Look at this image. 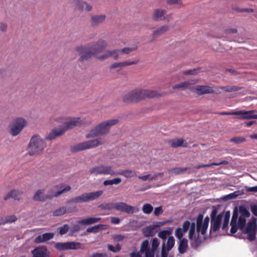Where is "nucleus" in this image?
I'll return each instance as SVG.
<instances>
[{
	"instance_id": "1",
	"label": "nucleus",
	"mask_w": 257,
	"mask_h": 257,
	"mask_svg": "<svg viewBox=\"0 0 257 257\" xmlns=\"http://www.w3.org/2000/svg\"><path fill=\"white\" fill-rule=\"evenodd\" d=\"M87 50L89 51L84 52H80V57L79 60L80 62L88 60L92 55L100 60H103L109 57L114 59H117L124 54L130 53L133 49H114L111 51H106L105 49Z\"/></svg>"
},
{
	"instance_id": "2",
	"label": "nucleus",
	"mask_w": 257,
	"mask_h": 257,
	"mask_svg": "<svg viewBox=\"0 0 257 257\" xmlns=\"http://www.w3.org/2000/svg\"><path fill=\"white\" fill-rule=\"evenodd\" d=\"M159 94L154 90L149 89H138L131 91L123 96L124 102H138L146 98H153L159 96Z\"/></svg>"
},
{
	"instance_id": "3",
	"label": "nucleus",
	"mask_w": 257,
	"mask_h": 257,
	"mask_svg": "<svg viewBox=\"0 0 257 257\" xmlns=\"http://www.w3.org/2000/svg\"><path fill=\"white\" fill-rule=\"evenodd\" d=\"M82 121L80 117L71 118L70 120L64 122L62 126L55 128L45 137V139L51 140L56 137L62 135L68 130L72 129L75 126H79L82 124Z\"/></svg>"
},
{
	"instance_id": "4",
	"label": "nucleus",
	"mask_w": 257,
	"mask_h": 257,
	"mask_svg": "<svg viewBox=\"0 0 257 257\" xmlns=\"http://www.w3.org/2000/svg\"><path fill=\"white\" fill-rule=\"evenodd\" d=\"M118 121V119L115 118L102 122L98 124L86 134V138L87 139L93 138L107 134L109 132L110 127L117 124Z\"/></svg>"
},
{
	"instance_id": "5",
	"label": "nucleus",
	"mask_w": 257,
	"mask_h": 257,
	"mask_svg": "<svg viewBox=\"0 0 257 257\" xmlns=\"http://www.w3.org/2000/svg\"><path fill=\"white\" fill-rule=\"evenodd\" d=\"M46 146V143L39 136L34 135L29 144L28 154L30 156L38 155L43 151Z\"/></svg>"
},
{
	"instance_id": "6",
	"label": "nucleus",
	"mask_w": 257,
	"mask_h": 257,
	"mask_svg": "<svg viewBox=\"0 0 257 257\" xmlns=\"http://www.w3.org/2000/svg\"><path fill=\"white\" fill-rule=\"evenodd\" d=\"M104 142L102 139L98 138L94 140L85 141L78 143L71 147L70 151L72 153H76L79 151L95 148L100 145H102Z\"/></svg>"
},
{
	"instance_id": "7",
	"label": "nucleus",
	"mask_w": 257,
	"mask_h": 257,
	"mask_svg": "<svg viewBox=\"0 0 257 257\" xmlns=\"http://www.w3.org/2000/svg\"><path fill=\"white\" fill-rule=\"evenodd\" d=\"M71 189V187L70 186H67L62 189L61 190L58 191L56 192V193L53 194H44V190L39 189L37 190L35 194L33 196V199L36 201H42L44 202L47 199H52L54 197H58L61 194L67 192L69 191Z\"/></svg>"
},
{
	"instance_id": "8",
	"label": "nucleus",
	"mask_w": 257,
	"mask_h": 257,
	"mask_svg": "<svg viewBox=\"0 0 257 257\" xmlns=\"http://www.w3.org/2000/svg\"><path fill=\"white\" fill-rule=\"evenodd\" d=\"M89 173L91 175L96 176L98 175L116 176L115 171L113 170L112 166L109 165H99L95 166L90 169Z\"/></svg>"
},
{
	"instance_id": "9",
	"label": "nucleus",
	"mask_w": 257,
	"mask_h": 257,
	"mask_svg": "<svg viewBox=\"0 0 257 257\" xmlns=\"http://www.w3.org/2000/svg\"><path fill=\"white\" fill-rule=\"evenodd\" d=\"M217 209L214 208L211 214V228L210 232H216L220 228L221 221L223 217V214H219L216 216Z\"/></svg>"
},
{
	"instance_id": "10",
	"label": "nucleus",
	"mask_w": 257,
	"mask_h": 257,
	"mask_svg": "<svg viewBox=\"0 0 257 257\" xmlns=\"http://www.w3.org/2000/svg\"><path fill=\"white\" fill-rule=\"evenodd\" d=\"M26 124V120L22 117H19L14 120L10 133L13 136H16L21 132Z\"/></svg>"
},
{
	"instance_id": "11",
	"label": "nucleus",
	"mask_w": 257,
	"mask_h": 257,
	"mask_svg": "<svg viewBox=\"0 0 257 257\" xmlns=\"http://www.w3.org/2000/svg\"><path fill=\"white\" fill-rule=\"evenodd\" d=\"M114 209L126 213H133L134 212H137L139 210V208L132 206L122 202L114 203Z\"/></svg>"
},
{
	"instance_id": "12",
	"label": "nucleus",
	"mask_w": 257,
	"mask_h": 257,
	"mask_svg": "<svg viewBox=\"0 0 257 257\" xmlns=\"http://www.w3.org/2000/svg\"><path fill=\"white\" fill-rule=\"evenodd\" d=\"M256 111L253 110H239L236 111V115H239L237 118L239 119H257V114H255Z\"/></svg>"
},
{
	"instance_id": "13",
	"label": "nucleus",
	"mask_w": 257,
	"mask_h": 257,
	"mask_svg": "<svg viewBox=\"0 0 257 257\" xmlns=\"http://www.w3.org/2000/svg\"><path fill=\"white\" fill-rule=\"evenodd\" d=\"M193 90H196L199 95L210 93H215L217 94L220 93V91H215L213 87L208 85H197L195 87L193 88Z\"/></svg>"
},
{
	"instance_id": "14",
	"label": "nucleus",
	"mask_w": 257,
	"mask_h": 257,
	"mask_svg": "<svg viewBox=\"0 0 257 257\" xmlns=\"http://www.w3.org/2000/svg\"><path fill=\"white\" fill-rule=\"evenodd\" d=\"M23 194V192L22 191L13 189L9 192L8 194L4 197V199L5 200H8L12 198L14 200L19 201L22 198Z\"/></svg>"
},
{
	"instance_id": "15",
	"label": "nucleus",
	"mask_w": 257,
	"mask_h": 257,
	"mask_svg": "<svg viewBox=\"0 0 257 257\" xmlns=\"http://www.w3.org/2000/svg\"><path fill=\"white\" fill-rule=\"evenodd\" d=\"M203 219V215L199 214L196 220V230L198 233L201 232L202 235H204L206 232L208 226L207 225L206 227L204 226Z\"/></svg>"
},
{
	"instance_id": "16",
	"label": "nucleus",
	"mask_w": 257,
	"mask_h": 257,
	"mask_svg": "<svg viewBox=\"0 0 257 257\" xmlns=\"http://www.w3.org/2000/svg\"><path fill=\"white\" fill-rule=\"evenodd\" d=\"M72 3L76 7L78 10L81 11H86L89 12L92 10V7L85 2L81 0H72Z\"/></svg>"
},
{
	"instance_id": "17",
	"label": "nucleus",
	"mask_w": 257,
	"mask_h": 257,
	"mask_svg": "<svg viewBox=\"0 0 257 257\" xmlns=\"http://www.w3.org/2000/svg\"><path fill=\"white\" fill-rule=\"evenodd\" d=\"M167 13L166 10H161L159 9H155L152 15V19L154 21H161L165 19V15Z\"/></svg>"
},
{
	"instance_id": "18",
	"label": "nucleus",
	"mask_w": 257,
	"mask_h": 257,
	"mask_svg": "<svg viewBox=\"0 0 257 257\" xmlns=\"http://www.w3.org/2000/svg\"><path fill=\"white\" fill-rule=\"evenodd\" d=\"M116 176H123L125 178H131L137 177V173L134 170H120L118 171H115Z\"/></svg>"
},
{
	"instance_id": "19",
	"label": "nucleus",
	"mask_w": 257,
	"mask_h": 257,
	"mask_svg": "<svg viewBox=\"0 0 257 257\" xmlns=\"http://www.w3.org/2000/svg\"><path fill=\"white\" fill-rule=\"evenodd\" d=\"M106 16L104 15H94L91 17V26L95 27L102 23L105 20Z\"/></svg>"
},
{
	"instance_id": "20",
	"label": "nucleus",
	"mask_w": 257,
	"mask_h": 257,
	"mask_svg": "<svg viewBox=\"0 0 257 257\" xmlns=\"http://www.w3.org/2000/svg\"><path fill=\"white\" fill-rule=\"evenodd\" d=\"M87 196L86 193H84L79 196H77L72 198L66 201L67 204L70 203H80L83 202H87Z\"/></svg>"
},
{
	"instance_id": "21",
	"label": "nucleus",
	"mask_w": 257,
	"mask_h": 257,
	"mask_svg": "<svg viewBox=\"0 0 257 257\" xmlns=\"http://www.w3.org/2000/svg\"><path fill=\"white\" fill-rule=\"evenodd\" d=\"M47 249L45 246L38 247L32 251L33 257H46Z\"/></svg>"
},
{
	"instance_id": "22",
	"label": "nucleus",
	"mask_w": 257,
	"mask_h": 257,
	"mask_svg": "<svg viewBox=\"0 0 257 257\" xmlns=\"http://www.w3.org/2000/svg\"><path fill=\"white\" fill-rule=\"evenodd\" d=\"M54 237V233L51 232L45 233L42 235H38L35 239V242L41 243L52 239Z\"/></svg>"
},
{
	"instance_id": "23",
	"label": "nucleus",
	"mask_w": 257,
	"mask_h": 257,
	"mask_svg": "<svg viewBox=\"0 0 257 257\" xmlns=\"http://www.w3.org/2000/svg\"><path fill=\"white\" fill-rule=\"evenodd\" d=\"M101 219L100 217H88L78 221V223L81 225H90L99 222Z\"/></svg>"
},
{
	"instance_id": "24",
	"label": "nucleus",
	"mask_w": 257,
	"mask_h": 257,
	"mask_svg": "<svg viewBox=\"0 0 257 257\" xmlns=\"http://www.w3.org/2000/svg\"><path fill=\"white\" fill-rule=\"evenodd\" d=\"M169 30V26L168 25H163L159 28H154L153 31V37H158Z\"/></svg>"
},
{
	"instance_id": "25",
	"label": "nucleus",
	"mask_w": 257,
	"mask_h": 257,
	"mask_svg": "<svg viewBox=\"0 0 257 257\" xmlns=\"http://www.w3.org/2000/svg\"><path fill=\"white\" fill-rule=\"evenodd\" d=\"M108 43L106 40L100 39L96 42H93L91 43L90 48H105L108 46Z\"/></svg>"
},
{
	"instance_id": "26",
	"label": "nucleus",
	"mask_w": 257,
	"mask_h": 257,
	"mask_svg": "<svg viewBox=\"0 0 257 257\" xmlns=\"http://www.w3.org/2000/svg\"><path fill=\"white\" fill-rule=\"evenodd\" d=\"M103 193L102 190H98L96 192L86 193L87 201L98 199Z\"/></svg>"
},
{
	"instance_id": "27",
	"label": "nucleus",
	"mask_w": 257,
	"mask_h": 257,
	"mask_svg": "<svg viewBox=\"0 0 257 257\" xmlns=\"http://www.w3.org/2000/svg\"><path fill=\"white\" fill-rule=\"evenodd\" d=\"M138 61H128L122 62L115 63L111 65L109 67L110 69H113L118 67H122L125 66H128L133 64H136Z\"/></svg>"
},
{
	"instance_id": "28",
	"label": "nucleus",
	"mask_w": 257,
	"mask_h": 257,
	"mask_svg": "<svg viewBox=\"0 0 257 257\" xmlns=\"http://www.w3.org/2000/svg\"><path fill=\"white\" fill-rule=\"evenodd\" d=\"M188 240L186 238H182L179 243L178 250L181 253H184L188 248Z\"/></svg>"
},
{
	"instance_id": "29",
	"label": "nucleus",
	"mask_w": 257,
	"mask_h": 257,
	"mask_svg": "<svg viewBox=\"0 0 257 257\" xmlns=\"http://www.w3.org/2000/svg\"><path fill=\"white\" fill-rule=\"evenodd\" d=\"M194 82L193 80H188L185 82H181L179 84L175 85L173 86V89H181L182 90H185L188 88L189 86L192 84H193Z\"/></svg>"
},
{
	"instance_id": "30",
	"label": "nucleus",
	"mask_w": 257,
	"mask_h": 257,
	"mask_svg": "<svg viewBox=\"0 0 257 257\" xmlns=\"http://www.w3.org/2000/svg\"><path fill=\"white\" fill-rule=\"evenodd\" d=\"M228 164H229L228 161L224 160V161H221L220 163H212L209 164L199 165H198V166H196V167H195V168L196 169H199L202 168H207V167H210L212 166H220V165H228Z\"/></svg>"
},
{
	"instance_id": "31",
	"label": "nucleus",
	"mask_w": 257,
	"mask_h": 257,
	"mask_svg": "<svg viewBox=\"0 0 257 257\" xmlns=\"http://www.w3.org/2000/svg\"><path fill=\"white\" fill-rule=\"evenodd\" d=\"M171 147L173 148H177L180 146H183L184 147H187V145H183L184 140L182 139H176L170 140L169 142Z\"/></svg>"
},
{
	"instance_id": "32",
	"label": "nucleus",
	"mask_w": 257,
	"mask_h": 257,
	"mask_svg": "<svg viewBox=\"0 0 257 257\" xmlns=\"http://www.w3.org/2000/svg\"><path fill=\"white\" fill-rule=\"evenodd\" d=\"M191 240V245L192 247L195 249L198 248L202 242V240L201 237L198 234L197 237H195L194 238H192V240Z\"/></svg>"
},
{
	"instance_id": "33",
	"label": "nucleus",
	"mask_w": 257,
	"mask_h": 257,
	"mask_svg": "<svg viewBox=\"0 0 257 257\" xmlns=\"http://www.w3.org/2000/svg\"><path fill=\"white\" fill-rule=\"evenodd\" d=\"M68 249H83L84 245L77 242H68Z\"/></svg>"
},
{
	"instance_id": "34",
	"label": "nucleus",
	"mask_w": 257,
	"mask_h": 257,
	"mask_svg": "<svg viewBox=\"0 0 257 257\" xmlns=\"http://www.w3.org/2000/svg\"><path fill=\"white\" fill-rule=\"evenodd\" d=\"M221 90H224L226 92H231L236 91L242 89L243 88L237 86H220L219 87Z\"/></svg>"
},
{
	"instance_id": "35",
	"label": "nucleus",
	"mask_w": 257,
	"mask_h": 257,
	"mask_svg": "<svg viewBox=\"0 0 257 257\" xmlns=\"http://www.w3.org/2000/svg\"><path fill=\"white\" fill-rule=\"evenodd\" d=\"M256 228V224L255 219L249 221L245 229V232H249L252 231H255Z\"/></svg>"
},
{
	"instance_id": "36",
	"label": "nucleus",
	"mask_w": 257,
	"mask_h": 257,
	"mask_svg": "<svg viewBox=\"0 0 257 257\" xmlns=\"http://www.w3.org/2000/svg\"><path fill=\"white\" fill-rule=\"evenodd\" d=\"M121 182V179L120 178H115L111 180H105L103 184L104 186H106L108 185H117L120 183Z\"/></svg>"
},
{
	"instance_id": "37",
	"label": "nucleus",
	"mask_w": 257,
	"mask_h": 257,
	"mask_svg": "<svg viewBox=\"0 0 257 257\" xmlns=\"http://www.w3.org/2000/svg\"><path fill=\"white\" fill-rule=\"evenodd\" d=\"M2 218L4 225L6 224L15 222L18 219L17 216L15 215H12L7 216H3Z\"/></svg>"
},
{
	"instance_id": "38",
	"label": "nucleus",
	"mask_w": 257,
	"mask_h": 257,
	"mask_svg": "<svg viewBox=\"0 0 257 257\" xmlns=\"http://www.w3.org/2000/svg\"><path fill=\"white\" fill-rule=\"evenodd\" d=\"M155 227L152 226L146 227L143 229V233L146 237L152 236L155 234Z\"/></svg>"
},
{
	"instance_id": "39",
	"label": "nucleus",
	"mask_w": 257,
	"mask_h": 257,
	"mask_svg": "<svg viewBox=\"0 0 257 257\" xmlns=\"http://www.w3.org/2000/svg\"><path fill=\"white\" fill-rule=\"evenodd\" d=\"M68 242L64 243L57 242L54 245L55 248L59 250H67L68 249Z\"/></svg>"
},
{
	"instance_id": "40",
	"label": "nucleus",
	"mask_w": 257,
	"mask_h": 257,
	"mask_svg": "<svg viewBox=\"0 0 257 257\" xmlns=\"http://www.w3.org/2000/svg\"><path fill=\"white\" fill-rule=\"evenodd\" d=\"M66 210L65 206L60 207L53 212V215L54 216H58L63 215L65 213H67Z\"/></svg>"
},
{
	"instance_id": "41",
	"label": "nucleus",
	"mask_w": 257,
	"mask_h": 257,
	"mask_svg": "<svg viewBox=\"0 0 257 257\" xmlns=\"http://www.w3.org/2000/svg\"><path fill=\"white\" fill-rule=\"evenodd\" d=\"M99 207L103 210H111L114 209V203H102Z\"/></svg>"
},
{
	"instance_id": "42",
	"label": "nucleus",
	"mask_w": 257,
	"mask_h": 257,
	"mask_svg": "<svg viewBox=\"0 0 257 257\" xmlns=\"http://www.w3.org/2000/svg\"><path fill=\"white\" fill-rule=\"evenodd\" d=\"M239 212L240 213V216H243L244 218L249 217L250 216V213L248 210L243 206H239Z\"/></svg>"
},
{
	"instance_id": "43",
	"label": "nucleus",
	"mask_w": 257,
	"mask_h": 257,
	"mask_svg": "<svg viewBox=\"0 0 257 257\" xmlns=\"http://www.w3.org/2000/svg\"><path fill=\"white\" fill-rule=\"evenodd\" d=\"M230 218V212L229 211L225 212L224 217L223 224L222 227L223 230H225L228 226Z\"/></svg>"
},
{
	"instance_id": "44",
	"label": "nucleus",
	"mask_w": 257,
	"mask_h": 257,
	"mask_svg": "<svg viewBox=\"0 0 257 257\" xmlns=\"http://www.w3.org/2000/svg\"><path fill=\"white\" fill-rule=\"evenodd\" d=\"M149 245V242L148 240H145L144 241H143L141 244L140 252L143 253L145 252H146L148 250H150V249Z\"/></svg>"
},
{
	"instance_id": "45",
	"label": "nucleus",
	"mask_w": 257,
	"mask_h": 257,
	"mask_svg": "<svg viewBox=\"0 0 257 257\" xmlns=\"http://www.w3.org/2000/svg\"><path fill=\"white\" fill-rule=\"evenodd\" d=\"M103 226V225L102 224H98L97 225H95L94 226L89 227L87 229L86 232H93V233H96L98 232V231L102 229Z\"/></svg>"
},
{
	"instance_id": "46",
	"label": "nucleus",
	"mask_w": 257,
	"mask_h": 257,
	"mask_svg": "<svg viewBox=\"0 0 257 257\" xmlns=\"http://www.w3.org/2000/svg\"><path fill=\"white\" fill-rule=\"evenodd\" d=\"M142 210L145 214H150L153 210V207L150 204L146 203L143 205Z\"/></svg>"
},
{
	"instance_id": "47",
	"label": "nucleus",
	"mask_w": 257,
	"mask_h": 257,
	"mask_svg": "<svg viewBox=\"0 0 257 257\" xmlns=\"http://www.w3.org/2000/svg\"><path fill=\"white\" fill-rule=\"evenodd\" d=\"M246 141V139L242 137H235L231 138L230 142L234 143L236 144H239Z\"/></svg>"
},
{
	"instance_id": "48",
	"label": "nucleus",
	"mask_w": 257,
	"mask_h": 257,
	"mask_svg": "<svg viewBox=\"0 0 257 257\" xmlns=\"http://www.w3.org/2000/svg\"><path fill=\"white\" fill-rule=\"evenodd\" d=\"M175 244V239L173 236L169 237L167 242V250H170L174 246Z\"/></svg>"
},
{
	"instance_id": "49",
	"label": "nucleus",
	"mask_w": 257,
	"mask_h": 257,
	"mask_svg": "<svg viewBox=\"0 0 257 257\" xmlns=\"http://www.w3.org/2000/svg\"><path fill=\"white\" fill-rule=\"evenodd\" d=\"M189 168L185 167V168H174L170 170V172L173 173L176 175L179 174L181 173L184 172L187 170H188Z\"/></svg>"
},
{
	"instance_id": "50",
	"label": "nucleus",
	"mask_w": 257,
	"mask_h": 257,
	"mask_svg": "<svg viewBox=\"0 0 257 257\" xmlns=\"http://www.w3.org/2000/svg\"><path fill=\"white\" fill-rule=\"evenodd\" d=\"M238 216V211L237 207H235L233 212V215L232 216L231 224L237 223V220Z\"/></svg>"
},
{
	"instance_id": "51",
	"label": "nucleus",
	"mask_w": 257,
	"mask_h": 257,
	"mask_svg": "<svg viewBox=\"0 0 257 257\" xmlns=\"http://www.w3.org/2000/svg\"><path fill=\"white\" fill-rule=\"evenodd\" d=\"M246 223V219L245 218L243 217V216H240L238 218V227L240 229H242L244 228L245 225Z\"/></svg>"
},
{
	"instance_id": "52",
	"label": "nucleus",
	"mask_w": 257,
	"mask_h": 257,
	"mask_svg": "<svg viewBox=\"0 0 257 257\" xmlns=\"http://www.w3.org/2000/svg\"><path fill=\"white\" fill-rule=\"evenodd\" d=\"M185 233V232H184L182 228L179 227L176 229L175 231V235L177 238L181 240L182 239V238L183 236Z\"/></svg>"
},
{
	"instance_id": "53",
	"label": "nucleus",
	"mask_w": 257,
	"mask_h": 257,
	"mask_svg": "<svg viewBox=\"0 0 257 257\" xmlns=\"http://www.w3.org/2000/svg\"><path fill=\"white\" fill-rule=\"evenodd\" d=\"M170 234V231L168 230H162L159 232L158 236L163 239H166L168 236Z\"/></svg>"
},
{
	"instance_id": "54",
	"label": "nucleus",
	"mask_w": 257,
	"mask_h": 257,
	"mask_svg": "<svg viewBox=\"0 0 257 257\" xmlns=\"http://www.w3.org/2000/svg\"><path fill=\"white\" fill-rule=\"evenodd\" d=\"M108 248L111 251L117 252L121 249V246L118 243L115 246H114L112 245H108Z\"/></svg>"
},
{
	"instance_id": "55",
	"label": "nucleus",
	"mask_w": 257,
	"mask_h": 257,
	"mask_svg": "<svg viewBox=\"0 0 257 257\" xmlns=\"http://www.w3.org/2000/svg\"><path fill=\"white\" fill-rule=\"evenodd\" d=\"M65 208L66 210V211L67 213L75 212L78 210L76 206L74 205H69L68 206H65Z\"/></svg>"
},
{
	"instance_id": "56",
	"label": "nucleus",
	"mask_w": 257,
	"mask_h": 257,
	"mask_svg": "<svg viewBox=\"0 0 257 257\" xmlns=\"http://www.w3.org/2000/svg\"><path fill=\"white\" fill-rule=\"evenodd\" d=\"M159 245V241L158 238H154L152 241V248L151 249L155 251Z\"/></svg>"
},
{
	"instance_id": "57",
	"label": "nucleus",
	"mask_w": 257,
	"mask_h": 257,
	"mask_svg": "<svg viewBox=\"0 0 257 257\" xmlns=\"http://www.w3.org/2000/svg\"><path fill=\"white\" fill-rule=\"evenodd\" d=\"M69 230V226L67 224H64L63 226L59 228V233L63 235L68 232Z\"/></svg>"
},
{
	"instance_id": "58",
	"label": "nucleus",
	"mask_w": 257,
	"mask_h": 257,
	"mask_svg": "<svg viewBox=\"0 0 257 257\" xmlns=\"http://www.w3.org/2000/svg\"><path fill=\"white\" fill-rule=\"evenodd\" d=\"M112 238L114 241H121L124 239L125 236L121 234H114Z\"/></svg>"
},
{
	"instance_id": "59",
	"label": "nucleus",
	"mask_w": 257,
	"mask_h": 257,
	"mask_svg": "<svg viewBox=\"0 0 257 257\" xmlns=\"http://www.w3.org/2000/svg\"><path fill=\"white\" fill-rule=\"evenodd\" d=\"M246 233L247 234V238L249 241H252L255 239V231Z\"/></svg>"
},
{
	"instance_id": "60",
	"label": "nucleus",
	"mask_w": 257,
	"mask_h": 257,
	"mask_svg": "<svg viewBox=\"0 0 257 257\" xmlns=\"http://www.w3.org/2000/svg\"><path fill=\"white\" fill-rule=\"evenodd\" d=\"M164 175L163 172L159 173L158 174H155L152 177H150L149 181H152L153 180H156L158 179L159 177L161 178Z\"/></svg>"
},
{
	"instance_id": "61",
	"label": "nucleus",
	"mask_w": 257,
	"mask_h": 257,
	"mask_svg": "<svg viewBox=\"0 0 257 257\" xmlns=\"http://www.w3.org/2000/svg\"><path fill=\"white\" fill-rule=\"evenodd\" d=\"M190 225V222L188 220H186L185 222H184L182 226V230H183L184 232H186Z\"/></svg>"
},
{
	"instance_id": "62",
	"label": "nucleus",
	"mask_w": 257,
	"mask_h": 257,
	"mask_svg": "<svg viewBox=\"0 0 257 257\" xmlns=\"http://www.w3.org/2000/svg\"><path fill=\"white\" fill-rule=\"evenodd\" d=\"M226 34H235L237 32V30L236 28H227L224 30Z\"/></svg>"
},
{
	"instance_id": "63",
	"label": "nucleus",
	"mask_w": 257,
	"mask_h": 257,
	"mask_svg": "<svg viewBox=\"0 0 257 257\" xmlns=\"http://www.w3.org/2000/svg\"><path fill=\"white\" fill-rule=\"evenodd\" d=\"M169 251L167 250V248H165V245L163 244L161 250V257H167Z\"/></svg>"
},
{
	"instance_id": "64",
	"label": "nucleus",
	"mask_w": 257,
	"mask_h": 257,
	"mask_svg": "<svg viewBox=\"0 0 257 257\" xmlns=\"http://www.w3.org/2000/svg\"><path fill=\"white\" fill-rule=\"evenodd\" d=\"M250 209L252 213L255 216H257V205L253 204L251 206Z\"/></svg>"
}]
</instances>
